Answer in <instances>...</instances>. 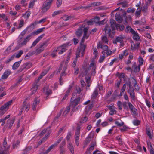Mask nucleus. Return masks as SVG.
I'll return each instance as SVG.
<instances>
[{"label":"nucleus","instance_id":"dca6fc26","mask_svg":"<svg viewBox=\"0 0 154 154\" xmlns=\"http://www.w3.org/2000/svg\"><path fill=\"white\" fill-rule=\"evenodd\" d=\"M11 73L10 71H5L2 75L0 80L6 79Z\"/></svg>","mask_w":154,"mask_h":154},{"label":"nucleus","instance_id":"2eb2a0df","mask_svg":"<svg viewBox=\"0 0 154 154\" xmlns=\"http://www.w3.org/2000/svg\"><path fill=\"white\" fill-rule=\"evenodd\" d=\"M123 37L122 36L117 37L116 39L114 40L113 43L114 44H116L117 42L121 43L123 42Z\"/></svg>","mask_w":154,"mask_h":154},{"label":"nucleus","instance_id":"473e14b6","mask_svg":"<svg viewBox=\"0 0 154 154\" xmlns=\"http://www.w3.org/2000/svg\"><path fill=\"white\" fill-rule=\"evenodd\" d=\"M101 40L102 42L103 43H107L108 42V40L107 37L106 36H102L101 37Z\"/></svg>","mask_w":154,"mask_h":154},{"label":"nucleus","instance_id":"7c9ffc66","mask_svg":"<svg viewBox=\"0 0 154 154\" xmlns=\"http://www.w3.org/2000/svg\"><path fill=\"white\" fill-rule=\"evenodd\" d=\"M127 92L129 93L131 98L133 100H135V93L134 91H127Z\"/></svg>","mask_w":154,"mask_h":154},{"label":"nucleus","instance_id":"9b49d317","mask_svg":"<svg viewBox=\"0 0 154 154\" xmlns=\"http://www.w3.org/2000/svg\"><path fill=\"white\" fill-rule=\"evenodd\" d=\"M32 36V34H29L24 39L23 42H21L20 44V46H22L24 45H25L27 42L29 41L31 39V37Z\"/></svg>","mask_w":154,"mask_h":154},{"label":"nucleus","instance_id":"c756f323","mask_svg":"<svg viewBox=\"0 0 154 154\" xmlns=\"http://www.w3.org/2000/svg\"><path fill=\"white\" fill-rule=\"evenodd\" d=\"M93 104H90L86 107L85 109L87 113H88L89 110L91 109L93 107Z\"/></svg>","mask_w":154,"mask_h":154},{"label":"nucleus","instance_id":"13d9d810","mask_svg":"<svg viewBox=\"0 0 154 154\" xmlns=\"http://www.w3.org/2000/svg\"><path fill=\"white\" fill-rule=\"evenodd\" d=\"M62 0H57L56 5L57 7H59L61 5L62 3Z\"/></svg>","mask_w":154,"mask_h":154},{"label":"nucleus","instance_id":"8fccbe9b","mask_svg":"<svg viewBox=\"0 0 154 154\" xmlns=\"http://www.w3.org/2000/svg\"><path fill=\"white\" fill-rule=\"evenodd\" d=\"M86 47V45L84 44H80V51H85Z\"/></svg>","mask_w":154,"mask_h":154},{"label":"nucleus","instance_id":"49530a36","mask_svg":"<svg viewBox=\"0 0 154 154\" xmlns=\"http://www.w3.org/2000/svg\"><path fill=\"white\" fill-rule=\"evenodd\" d=\"M141 8H138L136 11L135 15L137 17L139 16L141 13Z\"/></svg>","mask_w":154,"mask_h":154},{"label":"nucleus","instance_id":"f8f14e48","mask_svg":"<svg viewBox=\"0 0 154 154\" xmlns=\"http://www.w3.org/2000/svg\"><path fill=\"white\" fill-rule=\"evenodd\" d=\"M38 86V85L37 83L36 82H34L32 85V88L31 89L32 92V94H34L35 93L37 90Z\"/></svg>","mask_w":154,"mask_h":154},{"label":"nucleus","instance_id":"5fc2aeb1","mask_svg":"<svg viewBox=\"0 0 154 154\" xmlns=\"http://www.w3.org/2000/svg\"><path fill=\"white\" fill-rule=\"evenodd\" d=\"M91 140V137L90 136H88L86 138L85 140V143L86 144L88 143Z\"/></svg>","mask_w":154,"mask_h":154},{"label":"nucleus","instance_id":"3c124183","mask_svg":"<svg viewBox=\"0 0 154 154\" xmlns=\"http://www.w3.org/2000/svg\"><path fill=\"white\" fill-rule=\"evenodd\" d=\"M35 1L34 0H31L29 4V8H32L35 4Z\"/></svg>","mask_w":154,"mask_h":154},{"label":"nucleus","instance_id":"2f4dec72","mask_svg":"<svg viewBox=\"0 0 154 154\" xmlns=\"http://www.w3.org/2000/svg\"><path fill=\"white\" fill-rule=\"evenodd\" d=\"M32 148L31 146H29L26 147L23 151L24 154H27L30 152Z\"/></svg>","mask_w":154,"mask_h":154},{"label":"nucleus","instance_id":"052dcab7","mask_svg":"<svg viewBox=\"0 0 154 154\" xmlns=\"http://www.w3.org/2000/svg\"><path fill=\"white\" fill-rule=\"evenodd\" d=\"M30 14L29 13L26 12L24 14H22V17H23L25 18H28Z\"/></svg>","mask_w":154,"mask_h":154},{"label":"nucleus","instance_id":"bb28decb","mask_svg":"<svg viewBox=\"0 0 154 154\" xmlns=\"http://www.w3.org/2000/svg\"><path fill=\"white\" fill-rule=\"evenodd\" d=\"M139 45L140 43H137L135 44L134 43L133 44H131V49L133 50L137 49L138 48Z\"/></svg>","mask_w":154,"mask_h":154},{"label":"nucleus","instance_id":"72a5a7b5","mask_svg":"<svg viewBox=\"0 0 154 154\" xmlns=\"http://www.w3.org/2000/svg\"><path fill=\"white\" fill-rule=\"evenodd\" d=\"M146 132L149 137L151 139H152L153 136L151 133L150 130L149 128H146Z\"/></svg>","mask_w":154,"mask_h":154},{"label":"nucleus","instance_id":"bf43d9fd","mask_svg":"<svg viewBox=\"0 0 154 154\" xmlns=\"http://www.w3.org/2000/svg\"><path fill=\"white\" fill-rule=\"evenodd\" d=\"M133 123L134 125L137 126L140 123V122L138 120H135L133 121Z\"/></svg>","mask_w":154,"mask_h":154},{"label":"nucleus","instance_id":"20e7f679","mask_svg":"<svg viewBox=\"0 0 154 154\" xmlns=\"http://www.w3.org/2000/svg\"><path fill=\"white\" fill-rule=\"evenodd\" d=\"M105 32V33L107 34L111 38H113V35L115 34V32L111 30L110 26L108 24H106L103 30Z\"/></svg>","mask_w":154,"mask_h":154},{"label":"nucleus","instance_id":"774afa93","mask_svg":"<svg viewBox=\"0 0 154 154\" xmlns=\"http://www.w3.org/2000/svg\"><path fill=\"white\" fill-rule=\"evenodd\" d=\"M128 53L127 50H125L123 51L122 54L124 57H126L128 54Z\"/></svg>","mask_w":154,"mask_h":154},{"label":"nucleus","instance_id":"a878e982","mask_svg":"<svg viewBox=\"0 0 154 154\" xmlns=\"http://www.w3.org/2000/svg\"><path fill=\"white\" fill-rule=\"evenodd\" d=\"M14 122L13 120L9 119L8 120L7 122V125L9 126L8 128L10 129L11 128V127L13 125Z\"/></svg>","mask_w":154,"mask_h":154},{"label":"nucleus","instance_id":"c85d7f7f","mask_svg":"<svg viewBox=\"0 0 154 154\" xmlns=\"http://www.w3.org/2000/svg\"><path fill=\"white\" fill-rule=\"evenodd\" d=\"M68 147L72 154H73L74 153V148L72 144L71 143H69Z\"/></svg>","mask_w":154,"mask_h":154},{"label":"nucleus","instance_id":"412c9836","mask_svg":"<svg viewBox=\"0 0 154 154\" xmlns=\"http://www.w3.org/2000/svg\"><path fill=\"white\" fill-rule=\"evenodd\" d=\"M132 79H133L132 82L134 84L135 89L137 91H138L139 90L140 88L139 86L137 85V82L136 79L133 77H132Z\"/></svg>","mask_w":154,"mask_h":154},{"label":"nucleus","instance_id":"5701e85b","mask_svg":"<svg viewBox=\"0 0 154 154\" xmlns=\"http://www.w3.org/2000/svg\"><path fill=\"white\" fill-rule=\"evenodd\" d=\"M54 147V145H52L50 146L45 151L43 152L40 153L39 154H47Z\"/></svg>","mask_w":154,"mask_h":154},{"label":"nucleus","instance_id":"864d4df0","mask_svg":"<svg viewBox=\"0 0 154 154\" xmlns=\"http://www.w3.org/2000/svg\"><path fill=\"white\" fill-rule=\"evenodd\" d=\"M49 136V133H47L42 140V142L45 141L48 138Z\"/></svg>","mask_w":154,"mask_h":154},{"label":"nucleus","instance_id":"0e129e2a","mask_svg":"<svg viewBox=\"0 0 154 154\" xmlns=\"http://www.w3.org/2000/svg\"><path fill=\"white\" fill-rule=\"evenodd\" d=\"M142 11L143 12H146L147 10V6L145 5L140 8Z\"/></svg>","mask_w":154,"mask_h":154},{"label":"nucleus","instance_id":"e433bc0d","mask_svg":"<svg viewBox=\"0 0 154 154\" xmlns=\"http://www.w3.org/2000/svg\"><path fill=\"white\" fill-rule=\"evenodd\" d=\"M88 120V118L86 117L85 116L83 117H82L81 118L79 122L80 124H79L80 125L82 123H83L85 122H86Z\"/></svg>","mask_w":154,"mask_h":154},{"label":"nucleus","instance_id":"e2e57ef3","mask_svg":"<svg viewBox=\"0 0 154 154\" xmlns=\"http://www.w3.org/2000/svg\"><path fill=\"white\" fill-rule=\"evenodd\" d=\"M117 105L119 110H121L122 109V105L120 101H119L117 102Z\"/></svg>","mask_w":154,"mask_h":154},{"label":"nucleus","instance_id":"680f3d73","mask_svg":"<svg viewBox=\"0 0 154 154\" xmlns=\"http://www.w3.org/2000/svg\"><path fill=\"white\" fill-rule=\"evenodd\" d=\"M63 137H62L59 138L55 143L54 144V147L55 146H56L62 140Z\"/></svg>","mask_w":154,"mask_h":154},{"label":"nucleus","instance_id":"c03bdc74","mask_svg":"<svg viewBox=\"0 0 154 154\" xmlns=\"http://www.w3.org/2000/svg\"><path fill=\"white\" fill-rule=\"evenodd\" d=\"M32 65V63L30 62L26 63V64L23 65V68H26V69L29 68Z\"/></svg>","mask_w":154,"mask_h":154},{"label":"nucleus","instance_id":"0eeeda50","mask_svg":"<svg viewBox=\"0 0 154 154\" xmlns=\"http://www.w3.org/2000/svg\"><path fill=\"white\" fill-rule=\"evenodd\" d=\"M13 102L12 100H10L0 108V110H2L6 112L8 109L9 107L11 105Z\"/></svg>","mask_w":154,"mask_h":154},{"label":"nucleus","instance_id":"4468645a","mask_svg":"<svg viewBox=\"0 0 154 154\" xmlns=\"http://www.w3.org/2000/svg\"><path fill=\"white\" fill-rule=\"evenodd\" d=\"M84 27V26H82L80 27L79 28L77 29V30L75 34L78 37H79L82 35L83 28Z\"/></svg>","mask_w":154,"mask_h":154},{"label":"nucleus","instance_id":"cd10ccee","mask_svg":"<svg viewBox=\"0 0 154 154\" xmlns=\"http://www.w3.org/2000/svg\"><path fill=\"white\" fill-rule=\"evenodd\" d=\"M39 101H37V99H35L34 100L32 106V109L33 110H35L37 105L39 104Z\"/></svg>","mask_w":154,"mask_h":154},{"label":"nucleus","instance_id":"b1692460","mask_svg":"<svg viewBox=\"0 0 154 154\" xmlns=\"http://www.w3.org/2000/svg\"><path fill=\"white\" fill-rule=\"evenodd\" d=\"M133 35V38L134 40L138 41L140 39V37L138 35V33L137 32L134 31V32L132 33Z\"/></svg>","mask_w":154,"mask_h":154},{"label":"nucleus","instance_id":"393cba45","mask_svg":"<svg viewBox=\"0 0 154 154\" xmlns=\"http://www.w3.org/2000/svg\"><path fill=\"white\" fill-rule=\"evenodd\" d=\"M124 28V26L123 25L117 24L116 25V29L118 31L123 30Z\"/></svg>","mask_w":154,"mask_h":154},{"label":"nucleus","instance_id":"7ed1b4c3","mask_svg":"<svg viewBox=\"0 0 154 154\" xmlns=\"http://www.w3.org/2000/svg\"><path fill=\"white\" fill-rule=\"evenodd\" d=\"M80 100V97H78L77 98L73 99L72 97L71 98V102L69 106L73 108L72 111L74 112L75 111V106L77 105L79 103Z\"/></svg>","mask_w":154,"mask_h":154},{"label":"nucleus","instance_id":"6ab92c4d","mask_svg":"<svg viewBox=\"0 0 154 154\" xmlns=\"http://www.w3.org/2000/svg\"><path fill=\"white\" fill-rule=\"evenodd\" d=\"M72 88V86H70L69 87V88L68 90L66 91V94L64 96V97L61 100L62 101H64L66 98L68 97V95L69 94L70 92V90H71V88Z\"/></svg>","mask_w":154,"mask_h":154},{"label":"nucleus","instance_id":"6e6552de","mask_svg":"<svg viewBox=\"0 0 154 154\" xmlns=\"http://www.w3.org/2000/svg\"><path fill=\"white\" fill-rule=\"evenodd\" d=\"M127 104L131 112H132L133 114L136 115L137 114V110L133 105L130 102H128Z\"/></svg>","mask_w":154,"mask_h":154},{"label":"nucleus","instance_id":"58836bf2","mask_svg":"<svg viewBox=\"0 0 154 154\" xmlns=\"http://www.w3.org/2000/svg\"><path fill=\"white\" fill-rule=\"evenodd\" d=\"M72 18L71 16H69L66 15H64L62 17V19L65 21H67L69 19H71Z\"/></svg>","mask_w":154,"mask_h":154},{"label":"nucleus","instance_id":"39448f33","mask_svg":"<svg viewBox=\"0 0 154 154\" xmlns=\"http://www.w3.org/2000/svg\"><path fill=\"white\" fill-rule=\"evenodd\" d=\"M52 1L51 0L46 1L43 4L42 7V11L43 12H46L50 8V6Z\"/></svg>","mask_w":154,"mask_h":154},{"label":"nucleus","instance_id":"f704fd0d","mask_svg":"<svg viewBox=\"0 0 154 154\" xmlns=\"http://www.w3.org/2000/svg\"><path fill=\"white\" fill-rule=\"evenodd\" d=\"M126 31L127 32H131V33L133 32H134V31L129 26H127Z\"/></svg>","mask_w":154,"mask_h":154},{"label":"nucleus","instance_id":"a19ab883","mask_svg":"<svg viewBox=\"0 0 154 154\" xmlns=\"http://www.w3.org/2000/svg\"><path fill=\"white\" fill-rule=\"evenodd\" d=\"M127 3L126 1L119 3L118 4V5H121L122 7H125L127 6Z\"/></svg>","mask_w":154,"mask_h":154},{"label":"nucleus","instance_id":"09e8293b","mask_svg":"<svg viewBox=\"0 0 154 154\" xmlns=\"http://www.w3.org/2000/svg\"><path fill=\"white\" fill-rule=\"evenodd\" d=\"M115 123L119 127H121L124 125V123L122 121L120 123L118 121H116L115 122Z\"/></svg>","mask_w":154,"mask_h":154},{"label":"nucleus","instance_id":"ea45409f","mask_svg":"<svg viewBox=\"0 0 154 154\" xmlns=\"http://www.w3.org/2000/svg\"><path fill=\"white\" fill-rule=\"evenodd\" d=\"M63 13V11L61 10L56 11L53 12L52 14V16L54 17L55 16L59 14Z\"/></svg>","mask_w":154,"mask_h":154},{"label":"nucleus","instance_id":"338daca9","mask_svg":"<svg viewBox=\"0 0 154 154\" xmlns=\"http://www.w3.org/2000/svg\"><path fill=\"white\" fill-rule=\"evenodd\" d=\"M108 48V46L107 45H102V46L101 47V49L105 51L107 50Z\"/></svg>","mask_w":154,"mask_h":154},{"label":"nucleus","instance_id":"1a4fd4ad","mask_svg":"<svg viewBox=\"0 0 154 154\" xmlns=\"http://www.w3.org/2000/svg\"><path fill=\"white\" fill-rule=\"evenodd\" d=\"M44 92L45 94L48 96L46 97V98H48V96L52 93V91L50 89H49L48 86L47 85L44 87L43 88Z\"/></svg>","mask_w":154,"mask_h":154},{"label":"nucleus","instance_id":"4c0bfd02","mask_svg":"<svg viewBox=\"0 0 154 154\" xmlns=\"http://www.w3.org/2000/svg\"><path fill=\"white\" fill-rule=\"evenodd\" d=\"M101 3L99 2H96L93 3H91L90 4V6L89 7L91 6H97L100 5Z\"/></svg>","mask_w":154,"mask_h":154},{"label":"nucleus","instance_id":"603ef678","mask_svg":"<svg viewBox=\"0 0 154 154\" xmlns=\"http://www.w3.org/2000/svg\"><path fill=\"white\" fill-rule=\"evenodd\" d=\"M76 91H77V93L79 94L82 91V89L79 86H76L75 88Z\"/></svg>","mask_w":154,"mask_h":154},{"label":"nucleus","instance_id":"f03ea898","mask_svg":"<svg viewBox=\"0 0 154 154\" xmlns=\"http://www.w3.org/2000/svg\"><path fill=\"white\" fill-rule=\"evenodd\" d=\"M77 126L74 136L75 143L77 146L79 145V136L80 135V130L81 129L80 125L78 123L77 124Z\"/></svg>","mask_w":154,"mask_h":154},{"label":"nucleus","instance_id":"4be33fe9","mask_svg":"<svg viewBox=\"0 0 154 154\" xmlns=\"http://www.w3.org/2000/svg\"><path fill=\"white\" fill-rule=\"evenodd\" d=\"M67 64H66L64 66L63 69V70L61 73L60 77H62V76H65L67 74L65 72V71L67 69Z\"/></svg>","mask_w":154,"mask_h":154},{"label":"nucleus","instance_id":"423d86ee","mask_svg":"<svg viewBox=\"0 0 154 154\" xmlns=\"http://www.w3.org/2000/svg\"><path fill=\"white\" fill-rule=\"evenodd\" d=\"M71 45L69 42L63 44L58 48V49H59L60 51L58 53L59 54H61L63 52L66 51L67 49L68 46Z\"/></svg>","mask_w":154,"mask_h":154},{"label":"nucleus","instance_id":"69168bd1","mask_svg":"<svg viewBox=\"0 0 154 154\" xmlns=\"http://www.w3.org/2000/svg\"><path fill=\"white\" fill-rule=\"evenodd\" d=\"M47 42H45L42 44L40 46L42 48H45V47H46L47 46Z\"/></svg>","mask_w":154,"mask_h":154},{"label":"nucleus","instance_id":"f3484780","mask_svg":"<svg viewBox=\"0 0 154 154\" xmlns=\"http://www.w3.org/2000/svg\"><path fill=\"white\" fill-rule=\"evenodd\" d=\"M98 95V92L97 89H95L93 91L91 96V99H94L96 98Z\"/></svg>","mask_w":154,"mask_h":154},{"label":"nucleus","instance_id":"6e6d98bb","mask_svg":"<svg viewBox=\"0 0 154 154\" xmlns=\"http://www.w3.org/2000/svg\"><path fill=\"white\" fill-rule=\"evenodd\" d=\"M136 64V63H134V71L136 72H139L140 70V67L139 66L137 67Z\"/></svg>","mask_w":154,"mask_h":154},{"label":"nucleus","instance_id":"f257e3e1","mask_svg":"<svg viewBox=\"0 0 154 154\" xmlns=\"http://www.w3.org/2000/svg\"><path fill=\"white\" fill-rule=\"evenodd\" d=\"M84 71V74L86 76L85 79L87 84L86 89H88L91 85V75H94L96 73V65L94 60H93L91 62L88 68L83 67Z\"/></svg>","mask_w":154,"mask_h":154},{"label":"nucleus","instance_id":"37998d69","mask_svg":"<svg viewBox=\"0 0 154 154\" xmlns=\"http://www.w3.org/2000/svg\"><path fill=\"white\" fill-rule=\"evenodd\" d=\"M70 110V106H68L66 108V109L64 111L63 115L64 116H66L69 112Z\"/></svg>","mask_w":154,"mask_h":154},{"label":"nucleus","instance_id":"79ce46f5","mask_svg":"<svg viewBox=\"0 0 154 154\" xmlns=\"http://www.w3.org/2000/svg\"><path fill=\"white\" fill-rule=\"evenodd\" d=\"M135 10V8L130 7L128 8V9L127 10V12L128 13H133L134 12Z\"/></svg>","mask_w":154,"mask_h":154},{"label":"nucleus","instance_id":"9d476101","mask_svg":"<svg viewBox=\"0 0 154 154\" xmlns=\"http://www.w3.org/2000/svg\"><path fill=\"white\" fill-rule=\"evenodd\" d=\"M23 103V104L22 108V110H23L24 109L26 111H28L30 107L29 103L25 101Z\"/></svg>","mask_w":154,"mask_h":154},{"label":"nucleus","instance_id":"de8ad7c7","mask_svg":"<svg viewBox=\"0 0 154 154\" xmlns=\"http://www.w3.org/2000/svg\"><path fill=\"white\" fill-rule=\"evenodd\" d=\"M93 21L96 23L98 24L100 21V17H96L94 18L93 19Z\"/></svg>","mask_w":154,"mask_h":154},{"label":"nucleus","instance_id":"a211bd4d","mask_svg":"<svg viewBox=\"0 0 154 154\" xmlns=\"http://www.w3.org/2000/svg\"><path fill=\"white\" fill-rule=\"evenodd\" d=\"M44 50V48H42L40 46L37 48L35 51H34V53L35 55H38L41 53Z\"/></svg>","mask_w":154,"mask_h":154},{"label":"nucleus","instance_id":"4d7b16f0","mask_svg":"<svg viewBox=\"0 0 154 154\" xmlns=\"http://www.w3.org/2000/svg\"><path fill=\"white\" fill-rule=\"evenodd\" d=\"M105 55H103L101 56L98 60V62L100 63L102 62L105 59Z\"/></svg>","mask_w":154,"mask_h":154},{"label":"nucleus","instance_id":"aec40b11","mask_svg":"<svg viewBox=\"0 0 154 154\" xmlns=\"http://www.w3.org/2000/svg\"><path fill=\"white\" fill-rule=\"evenodd\" d=\"M45 28V27H44L39 29L36 31L33 32L31 34H32V35H36L42 32Z\"/></svg>","mask_w":154,"mask_h":154},{"label":"nucleus","instance_id":"a18cd8bd","mask_svg":"<svg viewBox=\"0 0 154 154\" xmlns=\"http://www.w3.org/2000/svg\"><path fill=\"white\" fill-rule=\"evenodd\" d=\"M34 54H35L34 53V51L32 52H29L25 56V59H28L27 57H30L33 55Z\"/></svg>","mask_w":154,"mask_h":154},{"label":"nucleus","instance_id":"c9c22d12","mask_svg":"<svg viewBox=\"0 0 154 154\" xmlns=\"http://www.w3.org/2000/svg\"><path fill=\"white\" fill-rule=\"evenodd\" d=\"M19 66V62H16L12 66V69L13 70L17 69Z\"/></svg>","mask_w":154,"mask_h":154},{"label":"nucleus","instance_id":"ddd939ff","mask_svg":"<svg viewBox=\"0 0 154 154\" xmlns=\"http://www.w3.org/2000/svg\"><path fill=\"white\" fill-rule=\"evenodd\" d=\"M7 145V143L6 141V138L5 137L4 138V141L3 143V148H1L0 150H2L4 151V152L6 151L7 152V154L8 153V149L9 148V147H6V146Z\"/></svg>","mask_w":154,"mask_h":154}]
</instances>
